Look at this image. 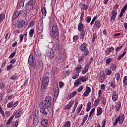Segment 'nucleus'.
Here are the masks:
<instances>
[{
	"label": "nucleus",
	"instance_id": "nucleus-9",
	"mask_svg": "<svg viewBox=\"0 0 127 127\" xmlns=\"http://www.w3.org/2000/svg\"><path fill=\"white\" fill-rule=\"evenodd\" d=\"M112 98L113 101H117V100H118V99L119 98V94H118V93H117V91H116V90H114L113 91Z\"/></svg>",
	"mask_w": 127,
	"mask_h": 127
},
{
	"label": "nucleus",
	"instance_id": "nucleus-59",
	"mask_svg": "<svg viewBox=\"0 0 127 127\" xmlns=\"http://www.w3.org/2000/svg\"><path fill=\"white\" fill-rule=\"evenodd\" d=\"M38 29L43 31V24H40Z\"/></svg>",
	"mask_w": 127,
	"mask_h": 127
},
{
	"label": "nucleus",
	"instance_id": "nucleus-46",
	"mask_svg": "<svg viewBox=\"0 0 127 127\" xmlns=\"http://www.w3.org/2000/svg\"><path fill=\"white\" fill-rule=\"evenodd\" d=\"M71 127V122L70 121H67L64 124V127Z\"/></svg>",
	"mask_w": 127,
	"mask_h": 127
},
{
	"label": "nucleus",
	"instance_id": "nucleus-49",
	"mask_svg": "<svg viewBox=\"0 0 127 127\" xmlns=\"http://www.w3.org/2000/svg\"><path fill=\"white\" fill-rule=\"evenodd\" d=\"M52 73H54V74H57V73H58V70H57V68L54 67L53 68V69H52Z\"/></svg>",
	"mask_w": 127,
	"mask_h": 127
},
{
	"label": "nucleus",
	"instance_id": "nucleus-34",
	"mask_svg": "<svg viewBox=\"0 0 127 127\" xmlns=\"http://www.w3.org/2000/svg\"><path fill=\"white\" fill-rule=\"evenodd\" d=\"M34 34V29H31L29 32V37H31V38L33 37Z\"/></svg>",
	"mask_w": 127,
	"mask_h": 127
},
{
	"label": "nucleus",
	"instance_id": "nucleus-22",
	"mask_svg": "<svg viewBox=\"0 0 127 127\" xmlns=\"http://www.w3.org/2000/svg\"><path fill=\"white\" fill-rule=\"evenodd\" d=\"M28 63L29 65H33V56L30 55L28 59Z\"/></svg>",
	"mask_w": 127,
	"mask_h": 127
},
{
	"label": "nucleus",
	"instance_id": "nucleus-54",
	"mask_svg": "<svg viewBox=\"0 0 127 127\" xmlns=\"http://www.w3.org/2000/svg\"><path fill=\"white\" fill-rule=\"evenodd\" d=\"M123 49V46L117 47L116 48V52H119V51H120V50H121V49Z\"/></svg>",
	"mask_w": 127,
	"mask_h": 127
},
{
	"label": "nucleus",
	"instance_id": "nucleus-56",
	"mask_svg": "<svg viewBox=\"0 0 127 127\" xmlns=\"http://www.w3.org/2000/svg\"><path fill=\"white\" fill-rule=\"evenodd\" d=\"M96 19H97V17L96 16L94 17L90 23L91 25H93V24H94V22H95V21H96Z\"/></svg>",
	"mask_w": 127,
	"mask_h": 127
},
{
	"label": "nucleus",
	"instance_id": "nucleus-17",
	"mask_svg": "<svg viewBox=\"0 0 127 127\" xmlns=\"http://www.w3.org/2000/svg\"><path fill=\"white\" fill-rule=\"evenodd\" d=\"M47 55L50 58H51V59H53V58H54V52L52 50H49L47 53Z\"/></svg>",
	"mask_w": 127,
	"mask_h": 127
},
{
	"label": "nucleus",
	"instance_id": "nucleus-11",
	"mask_svg": "<svg viewBox=\"0 0 127 127\" xmlns=\"http://www.w3.org/2000/svg\"><path fill=\"white\" fill-rule=\"evenodd\" d=\"M74 103H75L74 100H71L69 103L64 107V110H70L72 108L73 105H74Z\"/></svg>",
	"mask_w": 127,
	"mask_h": 127
},
{
	"label": "nucleus",
	"instance_id": "nucleus-58",
	"mask_svg": "<svg viewBox=\"0 0 127 127\" xmlns=\"http://www.w3.org/2000/svg\"><path fill=\"white\" fill-rule=\"evenodd\" d=\"M111 13L112 15L114 16H117V15L118 14V12H117L115 10H113Z\"/></svg>",
	"mask_w": 127,
	"mask_h": 127
},
{
	"label": "nucleus",
	"instance_id": "nucleus-35",
	"mask_svg": "<svg viewBox=\"0 0 127 127\" xmlns=\"http://www.w3.org/2000/svg\"><path fill=\"white\" fill-rule=\"evenodd\" d=\"M39 122V121H38V119H37V118H34L33 121V125H34V126H37V125H38Z\"/></svg>",
	"mask_w": 127,
	"mask_h": 127
},
{
	"label": "nucleus",
	"instance_id": "nucleus-44",
	"mask_svg": "<svg viewBox=\"0 0 127 127\" xmlns=\"http://www.w3.org/2000/svg\"><path fill=\"white\" fill-rule=\"evenodd\" d=\"M85 15V13L84 11H82L81 13V16L80 17V21H83V19H84V16Z\"/></svg>",
	"mask_w": 127,
	"mask_h": 127
},
{
	"label": "nucleus",
	"instance_id": "nucleus-21",
	"mask_svg": "<svg viewBox=\"0 0 127 127\" xmlns=\"http://www.w3.org/2000/svg\"><path fill=\"white\" fill-rule=\"evenodd\" d=\"M114 47H111V48H108L107 50L106 51L105 53L106 55H109L111 53V52H112L114 50Z\"/></svg>",
	"mask_w": 127,
	"mask_h": 127
},
{
	"label": "nucleus",
	"instance_id": "nucleus-13",
	"mask_svg": "<svg viewBox=\"0 0 127 127\" xmlns=\"http://www.w3.org/2000/svg\"><path fill=\"white\" fill-rule=\"evenodd\" d=\"M91 93V88L89 87H86V90L83 93V96L84 97H88L89 96V94Z\"/></svg>",
	"mask_w": 127,
	"mask_h": 127
},
{
	"label": "nucleus",
	"instance_id": "nucleus-38",
	"mask_svg": "<svg viewBox=\"0 0 127 127\" xmlns=\"http://www.w3.org/2000/svg\"><path fill=\"white\" fill-rule=\"evenodd\" d=\"M127 9V4H126L125 6H124L123 8L121 9V12H122V13H125Z\"/></svg>",
	"mask_w": 127,
	"mask_h": 127
},
{
	"label": "nucleus",
	"instance_id": "nucleus-33",
	"mask_svg": "<svg viewBox=\"0 0 127 127\" xmlns=\"http://www.w3.org/2000/svg\"><path fill=\"white\" fill-rule=\"evenodd\" d=\"M42 12L43 14L42 18H44L45 16H46V9L45 8V7L43 8Z\"/></svg>",
	"mask_w": 127,
	"mask_h": 127
},
{
	"label": "nucleus",
	"instance_id": "nucleus-1",
	"mask_svg": "<svg viewBox=\"0 0 127 127\" xmlns=\"http://www.w3.org/2000/svg\"><path fill=\"white\" fill-rule=\"evenodd\" d=\"M49 77H50V73L49 72L46 73L45 75L43 76L41 84V88L43 90H45L47 88V85L49 83Z\"/></svg>",
	"mask_w": 127,
	"mask_h": 127
},
{
	"label": "nucleus",
	"instance_id": "nucleus-16",
	"mask_svg": "<svg viewBox=\"0 0 127 127\" xmlns=\"http://www.w3.org/2000/svg\"><path fill=\"white\" fill-rule=\"evenodd\" d=\"M90 67V64L88 63L86 64V65L85 67L83 69L82 71V74H86L87 72H88V70H89V67Z\"/></svg>",
	"mask_w": 127,
	"mask_h": 127
},
{
	"label": "nucleus",
	"instance_id": "nucleus-61",
	"mask_svg": "<svg viewBox=\"0 0 127 127\" xmlns=\"http://www.w3.org/2000/svg\"><path fill=\"white\" fill-rule=\"evenodd\" d=\"M99 103H100V100L97 99L96 100H95V101L94 102V106H95V107L96 106H98V104H99Z\"/></svg>",
	"mask_w": 127,
	"mask_h": 127
},
{
	"label": "nucleus",
	"instance_id": "nucleus-31",
	"mask_svg": "<svg viewBox=\"0 0 127 127\" xmlns=\"http://www.w3.org/2000/svg\"><path fill=\"white\" fill-rule=\"evenodd\" d=\"M80 32V39H84V37L85 36V31L84 30H81L79 31Z\"/></svg>",
	"mask_w": 127,
	"mask_h": 127
},
{
	"label": "nucleus",
	"instance_id": "nucleus-6",
	"mask_svg": "<svg viewBox=\"0 0 127 127\" xmlns=\"http://www.w3.org/2000/svg\"><path fill=\"white\" fill-rule=\"evenodd\" d=\"M124 121H125V115H123V116H121L116 118L115 122L113 123V126H117L119 123L120 125H122L124 123Z\"/></svg>",
	"mask_w": 127,
	"mask_h": 127
},
{
	"label": "nucleus",
	"instance_id": "nucleus-40",
	"mask_svg": "<svg viewBox=\"0 0 127 127\" xmlns=\"http://www.w3.org/2000/svg\"><path fill=\"white\" fill-rule=\"evenodd\" d=\"M113 60H114V59H113L112 58H108L107 60H106V65H108L110 64V63H111Z\"/></svg>",
	"mask_w": 127,
	"mask_h": 127
},
{
	"label": "nucleus",
	"instance_id": "nucleus-63",
	"mask_svg": "<svg viewBox=\"0 0 127 127\" xmlns=\"http://www.w3.org/2000/svg\"><path fill=\"white\" fill-rule=\"evenodd\" d=\"M123 82L125 85H127V76H125L123 79Z\"/></svg>",
	"mask_w": 127,
	"mask_h": 127
},
{
	"label": "nucleus",
	"instance_id": "nucleus-42",
	"mask_svg": "<svg viewBox=\"0 0 127 127\" xmlns=\"http://www.w3.org/2000/svg\"><path fill=\"white\" fill-rule=\"evenodd\" d=\"M80 83L81 82L80 81V80H79L78 78H77V80H75L74 83V85L76 86V87H78V85H79V84H80Z\"/></svg>",
	"mask_w": 127,
	"mask_h": 127
},
{
	"label": "nucleus",
	"instance_id": "nucleus-10",
	"mask_svg": "<svg viewBox=\"0 0 127 127\" xmlns=\"http://www.w3.org/2000/svg\"><path fill=\"white\" fill-rule=\"evenodd\" d=\"M42 125L39 126V127H46L48 126V120L47 119H43L41 121Z\"/></svg>",
	"mask_w": 127,
	"mask_h": 127
},
{
	"label": "nucleus",
	"instance_id": "nucleus-43",
	"mask_svg": "<svg viewBox=\"0 0 127 127\" xmlns=\"http://www.w3.org/2000/svg\"><path fill=\"white\" fill-rule=\"evenodd\" d=\"M111 69H112V71H115L117 68V65L115 64H112L110 66Z\"/></svg>",
	"mask_w": 127,
	"mask_h": 127
},
{
	"label": "nucleus",
	"instance_id": "nucleus-20",
	"mask_svg": "<svg viewBox=\"0 0 127 127\" xmlns=\"http://www.w3.org/2000/svg\"><path fill=\"white\" fill-rule=\"evenodd\" d=\"M78 29L79 31H81L84 29V24L82 23V21H80L78 24Z\"/></svg>",
	"mask_w": 127,
	"mask_h": 127
},
{
	"label": "nucleus",
	"instance_id": "nucleus-48",
	"mask_svg": "<svg viewBox=\"0 0 127 127\" xmlns=\"http://www.w3.org/2000/svg\"><path fill=\"white\" fill-rule=\"evenodd\" d=\"M96 39H97V35H96L95 33H93L92 42H95V40H96Z\"/></svg>",
	"mask_w": 127,
	"mask_h": 127
},
{
	"label": "nucleus",
	"instance_id": "nucleus-7",
	"mask_svg": "<svg viewBox=\"0 0 127 127\" xmlns=\"http://www.w3.org/2000/svg\"><path fill=\"white\" fill-rule=\"evenodd\" d=\"M98 80L100 83H103L105 80V72L101 71L100 74L98 76Z\"/></svg>",
	"mask_w": 127,
	"mask_h": 127
},
{
	"label": "nucleus",
	"instance_id": "nucleus-28",
	"mask_svg": "<svg viewBox=\"0 0 127 127\" xmlns=\"http://www.w3.org/2000/svg\"><path fill=\"white\" fill-rule=\"evenodd\" d=\"M20 11H17L14 12V13L13 15V18H17V17H18L19 15H20Z\"/></svg>",
	"mask_w": 127,
	"mask_h": 127
},
{
	"label": "nucleus",
	"instance_id": "nucleus-39",
	"mask_svg": "<svg viewBox=\"0 0 127 127\" xmlns=\"http://www.w3.org/2000/svg\"><path fill=\"white\" fill-rule=\"evenodd\" d=\"M76 95H77V91H73L69 94V97L73 98V97H74Z\"/></svg>",
	"mask_w": 127,
	"mask_h": 127
},
{
	"label": "nucleus",
	"instance_id": "nucleus-47",
	"mask_svg": "<svg viewBox=\"0 0 127 127\" xmlns=\"http://www.w3.org/2000/svg\"><path fill=\"white\" fill-rule=\"evenodd\" d=\"M79 72H76L72 76V79H77V78L79 77Z\"/></svg>",
	"mask_w": 127,
	"mask_h": 127
},
{
	"label": "nucleus",
	"instance_id": "nucleus-4",
	"mask_svg": "<svg viewBox=\"0 0 127 127\" xmlns=\"http://www.w3.org/2000/svg\"><path fill=\"white\" fill-rule=\"evenodd\" d=\"M79 48L81 52L83 53V54L85 55V56H88V55H89V49L87 48V43H83L80 46Z\"/></svg>",
	"mask_w": 127,
	"mask_h": 127
},
{
	"label": "nucleus",
	"instance_id": "nucleus-36",
	"mask_svg": "<svg viewBox=\"0 0 127 127\" xmlns=\"http://www.w3.org/2000/svg\"><path fill=\"white\" fill-rule=\"evenodd\" d=\"M5 18V15L4 14H0V23L2 21L3 19Z\"/></svg>",
	"mask_w": 127,
	"mask_h": 127
},
{
	"label": "nucleus",
	"instance_id": "nucleus-26",
	"mask_svg": "<svg viewBox=\"0 0 127 127\" xmlns=\"http://www.w3.org/2000/svg\"><path fill=\"white\" fill-rule=\"evenodd\" d=\"M35 65L36 67H41V66H43V64L41 61H38L36 63H35Z\"/></svg>",
	"mask_w": 127,
	"mask_h": 127
},
{
	"label": "nucleus",
	"instance_id": "nucleus-27",
	"mask_svg": "<svg viewBox=\"0 0 127 127\" xmlns=\"http://www.w3.org/2000/svg\"><path fill=\"white\" fill-rule=\"evenodd\" d=\"M79 6L81 9H87L88 8V5L84 4V3L81 2Z\"/></svg>",
	"mask_w": 127,
	"mask_h": 127
},
{
	"label": "nucleus",
	"instance_id": "nucleus-29",
	"mask_svg": "<svg viewBox=\"0 0 127 127\" xmlns=\"http://www.w3.org/2000/svg\"><path fill=\"white\" fill-rule=\"evenodd\" d=\"M103 113V109L101 108L100 107H97V116H100L102 115Z\"/></svg>",
	"mask_w": 127,
	"mask_h": 127
},
{
	"label": "nucleus",
	"instance_id": "nucleus-12",
	"mask_svg": "<svg viewBox=\"0 0 127 127\" xmlns=\"http://www.w3.org/2000/svg\"><path fill=\"white\" fill-rule=\"evenodd\" d=\"M28 24V23L25 22V21L22 20L18 23V24H17V25L18 28H22L23 26H25V25H27Z\"/></svg>",
	"mask_w": 127,
	"mask_h": 127
},
{
	"label": "nucleus",
	"instance_id": "nucleus-8",
	"mask_svg": "<svg viewBox=\"0 0 127 127\" xmlns=\"http://www.w3.org/2000/svg\"><path fill=\"white\" fill-rule=\"evenodd\" d=\"M54 96L55 98H57L59 95V87L58 84H56L55 87H54Z\"/></svg>",
	"mask_w": 127,
	"mask_h": 127
},
{
	"label": "nucleus",
	"instance_id": "nucleus-62",
	"mask_svg": "<svg viewBox=\"0 0 127 127\" xmlns=\"http://www.w3.org/2000/svg\"><path fill=\"white\" fill-rule=\"evenodd\" d=\"M59 86H60V88L62 89V88H63V87H64V83H63V82L62 81H60L59 83Z\"/></svg>",
	"mask_w": 127,
	"mask_h": 127
},
{
	"label": "nucleus",
	"instance_id": "nucleus-5",
	"mask_svg": "<svg viewBox=\"0 0 127 127\" xmlns=\"http://www.w3.org/2000/svg\"><path fill=\"white\" fill-rule=\"evenodd\" d=\"M36 2L34 0H30L28 3L26 5V10H32L33 8V6Z\"/></svg>",
	"mask_w": 127,
	"mask_h": 127
},
{
	"label": "nucleus",
	"instance_id": "nucleus-15",
	"mask_svg": "<svg viewBox=\"0 0 127 127\" xmlns=\"http://www.w3.org/2000/svg\"><path fill=\"white\" fill-rule=\"evenodd\" d=\"M45 107H42L40 109V113H41V114H42V115H43L44 116H46L48 114V113H47V111L46 110H45Z\"/></svg>",
	"mask_w": 127,
	"mask_h": 127
},
{
	"label": "nucleus",
	"instance_id": "nucleus-30",
	"mask_svg": "<svg viewBox=\"0 0 127 127\" xmlns=\"http://www.w3.org/2000/svg\"><path fill=\"white\" fill-rule=\"evenodd\" d=\"M78 79L79 80V81L80 82H86L87 81V77L86 76H81Z\"/></svg>",
	"mask_w": 127,
	"mask_h": 127
},
{
	"label": "nucleus",
	"instance_id": "nucleus-18",
	"mask_svg": "<svg viewBox=\"0 0 127 127\" xmlns=\"http://www.w3.org/2000/svg\"><path fill=\"white\" fill-rule=\"evenodd\" d=\"M23 114L22 110H18L15 113V115H14V117L16 119H18Z\"/></svg>",
	"mask_w": 127,
	"mask_h": 127
},
{
	"label": "nucleus",
	"instance_id": "nucleus-60",
	"mask_svg": "<svg viewBox=\"0 0 127 127\" xmlns=\"http://www.w3.org/2000/svg\"><path fill=\"white\" fill-rule=\"evenodd\" d=\"M86 20L87 23H90V21H91V17L90 16H87L86 17Z\"/></svg>",
	"mask_w": 127,
	"mask_h": 127
},
{
	"label": "nucleus",
	"instance_id": "nucleus-3",
	"mask_svg": "<svg viewBox=\"0 0 127 127\" xmlns=\"http://www.w3.org/2000/svg\"><path fill=\"white\" fill-rule=\"evenodd\" d=\"M52 36L54 38L56 39L57 41H58V35H59V30L58 27H57V24L56 23L54 22L52 26Z\"/></svg>",
	"mask_w": 127,
	"mask_h": 127
},
{
	"label": "nucleus",
	"instance_id": "nucleus-32",
	"mask_svg": "<svg viewBox=\"0 0 127 127\" xmlns=\"http://www.w3.org/2000/svg\"><path fill=\"white\" fill-rule=\"evenodd\" d=\"M24 6V1L21 0L18 5V8H22Z\"/></svg>",
	"mask_w": 127,
	"mask_h": 127
},
{
	"label": "nucleus",
	"instance_id": "nucleus-14",
	"mask_svg": "<svg viewBox=\"0 0 127 127\" xmlns=\"http://www.w3.org/2000/svg\"><path fill=\"white\" fill-rule=\"evenodd\" d=\"M83 70V67H82V65H81V64H78L77 66L75 67V71L77 73H81V71Z\"/></svg>",
	"mask_w": 127,
	"mask_h": 127
},
{
	"label": "nucleus",
	"instance_id": "nucleus-57",
	"mask_svg": "<svg viewBox=\"0 0 127 127\" xmlns=\"http://www.w3.org/2000/svg\"><path fill=\"white\" fill-rule=\"evenodd\" d=\"M78 38H79V36L78 35H75L73 37V41L76 42L77 40H78Z\"/></svg>",
	"mask_w": 127,
	"mask_h": 127
},
{
	"label": "nucleus",
	"instance_id": "nucleus-41",
	"mask_svg": "<svg viewBox=\"0 0 127 127\" xmlns=\"http://www.w3.org/2000/svg\"><path fill=\"white\" fill-rule=\"evenodd\" d=\"M82 108H83V105L81 104L79 106V107L77 108L76 112H77V114H79V113H80V112H81V110H82Z\"/></svg>",
	"mask_w": 127,
	"mask_h": 127
},
{
	"label": "nucleus",
	"instance_id": "nucleus-19",
	"mask_svg": "<svg viewBox=\"0 0 127 127\" xmlns=\"http://www.w3.org/2000/svg\"><path fill=\"white\" fill-rule=\"evenodd\" d=\"M13 118H14V115H12L7 120L6 126H9V125H10L12 123V120H13Z\"/></svg>",
	"mask_w": 127,
	"mask_h": 127
},
{
	"label": "nucleus",
	"instance_id": "nucleus-53",
	"mask_svg": "<svg viewBox=\"0 0 127 127\" xmlns=\"http://www.w3.org/2000/svg\"><path fill=\"white\" fill-rule=\"evenodd\" d=\"M106 97H102L101 98V101H102V104H103L104 106H105V105H106V102L105 101H106Z\"/></svg>",
	"mask_w": 127,
	"mask_h": 127
},
{
	"label": "nucleus",
	"instance_id": "nucleus-50",
	"mask_svg": "<svg viewBox=\"0 0 127 127\" xmlns=\"http://www.w3.org/2000/svg\"><path fill=\"white\" fill-rule=\"evenodd\" d=\"M106 75L107 76H109V75H111V74H112V70L107 69H106Z\"/></svg>",
	"mask_w": 127,
	"mask_h": 127
},
{
	"label": "nucleus",
	"instance_id": "nucleus-51",
	"mask_svg": "<svg viewBox=\"0 0 127 127\" xmlns=\"http://www.w3.org/2000/svg\"><path fill=\"white\" fill-rule=\"evenodd\" d=\"M36 117H38V112L36 110H35L34 114L33 115V119L36 118Z\"/></svg>",
	"mask_w": 127,
	"mask_h": 127
},
{
	"label": "nucleus",
	"instance_id": "nucleus-23",
	"mask_svg": "<svg viewBox=\"0 0 127 127\" xmlns=\"http://www.w3.org/2000/svg\"><path fill=\"white\" fill-rule=\"evenodd\" d=\"M20 15L24 17H26V16H27V12L25 10H20Z\"/></svg>",
	"mask_w": 127,
	"mask_h": 127
},
{
	"label": "nucleus",
	"instance_id": "nucleus-2",
	"mask_svg": "<svg viewBox=\"0 0 127 127\" xmlns=\"http://www.w3.org/2000/svg\"><path fill=\"white\" fill-rule=\"evenodd\" d=\"M52 105V97L51 96H47L45 100L42 102V107L45 109L50 108Z\"/></svg>",
	"mask_w": 127,
	"mask_h": 127
},
{
	"label": "nucleus",
	"instance_id": "nucleus-45",
	"mask_svg": "<svg viewBox=\"0 0 127 127\" xmlns=\"http://www.w3.org/2000/svg\"><path fill=\"white\" fill-rule=\"evenodd\" d=\"M7 108H12V107H13V102L11 101L9 102L7 105Z\"/></svg>",
	"mask_w": 127,
	"mask_h": 127
},
{
	"label": "nucleus",
	"instance_id": "nucleus-52",
	"mask_svg": "<svg viewBox=\"0 0 127 127\" xmlns=\"http://www.w3.org/2000/svg\"><path fill=\"white\" fill-rule=\"evenodd\" d=\"M16 78H17V75H11V76L10 77V79H11V80H12V81H14V80H15Z\"/></svg>",
	"mask_w": 127,
	"mask_h": 127
},
{
	"label": "nucleus",
	"instance_id": "nucleus-25",
	"mask_svg": "<svg viewBox=\"0 0 127 127\" xmlns=\"http://www.w3.org/2000/svg\"><path fill=\"white\" fill-rule=\"evenodd\" d=\"M95 25L97 28H100V27H101V26L102 25L101 24V21L99 20L95 21Z\"/></svg>",
	"mask_w": 127,
	"mask_h": 127
},
{
	"label": "nucleus",
	"instance_id": "nucleus-24",
	"mask_svg": "<svg viewBox=\"0 0 127 127\" xmlns=\"http://www.w3.org/2000/svg\"><path fill=\"white\" fill-rule=\"evenodd\" d=\"M121 107H122V103L120 102H117L116 103V105L115 106V108L117 112H119V111H120V109H121Z\"/></svg>",
	"mask_w": 127,
	"mask_h": 127
},
{
	"label": "nucleus",
	"instance_id": "nucleus-55",
	"mask_svg": "<svg viewBox=\"0 0 127 127\" xmlns=\"http://www.w3.org/2000/svg\"><path fill=\"white\" fill-rule=\"evenodd\" d=\"M115 77L116 78V80H117V81H119V80H120V78H121V75H120V73H118L115 75Z\"/></svg>",
	"mask_w": 127,
	"mask_h": 127
},
{
	"label": "nucleus",
	"instance_id": "nucleus-37",
	"mask_svg": "<svg viewBox=\"0 0 127 127\" xmlns=\"http://www.w3.org/2000/svg\"><path fill=\"white\" fill-rule=\"evenodd\" d=\"M17 126H18V122L17 121L12 123L11 125V127H17Z\"/></svg>",
	"mask_w": 127,
	"mask_h": 127
},
{
	"label": "nucleus",
	"instance_id": "nucleus-64",
	"mask_svg": "<svg viewBox=\"0 0 127 127\" xmlns=\"http://www.w3.org/2000/svg\"><path fill=\"white\" fill-rule=\"evenodd\" d=\"M106 119H104L102 124V127H106Z\"/></svg>",
	"mask_w": 127,
	"mask_h": 127
}]
</instances>
